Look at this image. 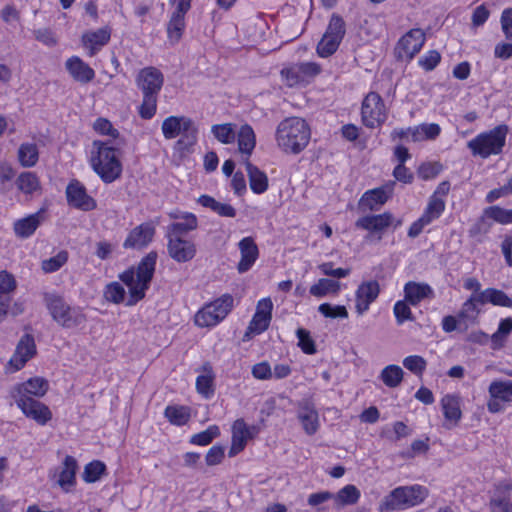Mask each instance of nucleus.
<instances>
[{
    "mask_svg": "<svg viewBox=\"0 0 512 512\" xmlns=\"http://www.w3.org/2000/svg\"><path fill=\"white\" fill-rule=\"evenodd\" d=\"M234 305L230 294H223L216 300L206 304L194 316V322L201 328L213 327L226 318Z\"/></svg>",
    "mask_w": 512,
    "mask_h": 512,
    "instance_id": "obj_7",
    "label": "nucleus"
},
{
    "mask_svg": "<svg viewBox=\"0 0 512 512\" xmlns=\"http://www.w3.org/2000/svg\"><path fill=\"white\" fill-rule=\"evenodd\" d=\"M296 336L298 338V345L305 354L312 355L317 352L315 342L310 336V332L308 330L298 328Z\"/></svg>",
    "mask_w": 512,
    "mask_h": 512,
    "instance_id": "obj_51",
    "label": "nucleus"
},
{
    "mask_svg": "<svg viewBox=\"0 0 512 512\" xmlns=\"http://www.w3.org/2000/svg\"><path fill=\"white\" fill-rule=\"evenodd\" d=\"M345 32V22L343 18L340 17L339 15L333 14L329 21L325 34L333 37L334 39L342 41Z\"/></svg>",
    "mask_w": 512,
    "mask_h": 512,
    "instance_id": "obj_49",
    "label": "nucleus"
},
{
    "mask_svg": "<svg viewBox=\"0 0 512 512\" xmlns=\"http://www.w3.org/2000/svg\"><path fill=\"white\" fill-rule=\"evenodd\" d=\"M297 64L304 83L321 72L320 65L315 62H302Z\"/></svg>",
    "mask_w": 512,
    "mask_h": 512,
    "instance_id": "obj_61",
    "label": "nucleus"
},
{
    "mask_svg": "<svg viewBox=\"0 0 512 512\" xmlns=\"http://www.w3.org/2000/svg\"><path fill=\"white\" fill-rule=\"evenodd\" d=\"M251 373L258 380L272 379V368L267 361L256 363L252 366Z\"/></svg>",
    "mask_w": 512,
    "mask_h": 512,
    "instance_id": "obj_62",
    "label": "nucleus"
},
{
    "mask_svg": "<svg viewBox=\"0 0 512 512\" xmlns=\"http://www.w3.org/2000/svg\"><path fill=\"white\" fill-rule=\"evenodd\" d=\"M235 127L233 123L215 124L211 127V133L219 142L231 144L236 139Z\"/></svg>",
    "mask_w": 512,
    "mask_h": 512,
    "instance_id": "obj_37",
    "label": "nucleus"
},
{
    "mask_svg": "<svg viewBox=\"0 0 512 512\" xmlns=\"http://www.w3.org/2000/svg\"><path fill=\"white\" fill-rule=\"evenodd\" d=\"M319 313H321L326 318L336 319V318H347L348 311L345 306L336 305L332 306L329 303H322L318 307Z\"/></svg>",
    "mask_w": 512,
    "mask_h": 512,
    "instance_id": "obj_53",
    "label": "nucleus"
},
{
    "mask_svg": "<svg viewBox=\"0 0 512 512\" xmlns=\"http://www.w3.org/2000/svg\"><path fill=\"white\" fill-rule=\"evenodd\" d=\"M273 303L270 298L258 302L256 312L249 323L244 334V340L250 339L251 335H258L268 329L272 319Z\"/></svg>",
    "mask_w": 512,
    "mask_h": 512,
    "instance_id": "obj_14",
    "label": "nucleus"
},
{
    "mask_svg": "<svg viewBox=\"0 0 512 512\" xmlns=\"http://www.w3.org/2000/svg\"><path fill=\"white\" fill-rule=\"evenodd\" d=\"M184 28L185 19L172 14L167 25V35L169 40L172 43H177L182 36Z\"/></svg>",
    "mask_w": 512,
    "mask_h": 512,
    "instance_id": "obj_45",
    "label": "nucleus"
},
{
    "mask_svg": "<svg viewBox=\"0 0 512 512\" xmlns=\"http://www.w3.org/2000/svg\"><path fill=\"white\" fill-rule=\"evenodd\" d=\"M485 216L500 224L512 223V209L491 206L485 210Z\"/></svg>",
    "mask_w": 512,
    "mask_h": 512,
    "instance_id": "obj_47",
    "label": "nucleus"
},
{
    "mask_svg": "<svg viewBox=\"0 0 512 512\" xmlns=\"http://www.w3.org/2000/svg\"><path fill=\"white\" fill-rule=\"evenodd\" d=\"M213 375L209 374L199 375L196 379V389L199 394L205 398H210L214 394Z\"/></svg>",
    "mask_w": 512,
    "mask_h": 512,
    "instance_id": "obj_54",
    "label": "nucleus"
},
{
    "mask_svg": "<svg viewBox=\"0 0 512 512\" xmlns=\"http://www.w3.org/2000/svg\"><path fill=\"white\" fill-rule=\"evenodd\" d=\"M432 296L433 290L428 284L409 281L404 286V299L413 306Z\"/></svg>",
    "mask_w": 512,
    "mask_h": 512,
    "instance_id": "obj_28",
    "label": "nucleus"
},
{
    "mask_svg": "<svg viewBox=\"0 0 512 512\" xmlns=\"http://www.w3.org/2000/svg\"><path fill=\"white\" fill-rule=\"evenodd\" d=\"M508 127L498 125L488 132H483L467 143V147L474 156L478 155L483 159L491 155H498L505 146Z\"/></svg>",
    "mask_w": 512,
    "mask_h": 512,
    "instance_id": "obj_6",
    "label": "nucleus"
},
{
    "mask_svg": "<svg viewBox=\"0 0 512 512\" xmlns=\"http://www.w3.org/2000/svg\"><path fill=\"white\" fill-rule=\"evenodd\" d=\"M155 226L151 222H145L130 231L123 243L125 249H141L146 247L153 239Z\"/></svg>",
    "mask_w": 512,
    "mask_h": 512,
    "instance_id": "obj_20",
    "label": "nucleus"
},
{
    "mask_svg": "<svg viewBox=\"0 0 512 512\" xmlns=\"http://www.w3.org/2000/svg\"><path fill=\"white\" fill-rule=\"evenodd\" d=\"M340 289L341 285L338 281L328 278H321L317 281V283L310 287L309 292L311 295L317 298H322L328 294L337 295Z\"/></svg>",
    "mask_w": 512,
    "mask_h": 512,
    "instance_id": "obj_35",
    "label": "nucleus"
},
{
    "mask_svg": "<svg viewBox=\"0 0 512 512\" xmlns=\"http://www.w3.org/2000/svg\"><path fill=\"white\" fill-rule=\"evenodd\" d=\"M340 43L341 41L324 34L317 45V53L320 57H329L336 52Z\"/></svg>",
    "mask_w": 512,
    "mask_h": 512,
    "instance_id": "obj_50",
    "label": "nucleus"
},
{
    "mask_svg": "<svg viewBox=\"0 0 512 512\" xmlns=\"http://www.w3.org/2000/svg\"><path fill=\"white\" fill-rule=\"evenodd\" d=\"M254 427H248L243 419H237L232 426V444L229 450V457H234L241 452L248 441L252 438Z\"/></svg>",
    "mask_w": 512,
    "mask_h": 512,
    "instance_id": "obj_23",
    "label": "nucleus"
},
{
    "mask_svg": "<svg viewBox=\"0 0 512 512\" xmlns=\"http://www.w3.org/2000/svg\"><path fill=\"white\" fill-rule=\"evenodd\" d=\"M444 209L445 201L436 195H432L421 217L426 221V223L430 224L440 217Z\"/></svg>",
    "mask_w": 512,
    "mask_h": 512,
    "instance_id": "obj_39",
    "label": "nucleus"
},
{
    "mask_svg": "<svg viewBox=\"0 0 512 512\" xmlns=\"http://www.w3.org/2000/svg\"><path fill=\"white\" fill-rule=\"evenodd\" d=\"M105 471L106 466L103 462L98 460L92 461L85 466L83 479L87 483H94L100 480Z\"/></svg>",
    "mask_w": 512,
    "mask_h": 512,
    "instance_id": "obj_43",
    "label": "nucleus"
},
{
    "mask_svg": "<svg viewBox=\"0 0 512 512\" xmlns=\"http://www.w3.org/2000/svg\"><path fill=\"white\" fill-rule=\"evenodd\" d=\"M166 237L168 239V254L173 260L183 263L194 258L196 254V247L194 243L179 236L166 234Z\"/></svg>",
    "mask_w": 512,
    "mask_h": 512,
    "instance_id": "obj_18",
    "label": "nucleus"
},
{
    "mask_svg": "<svg viewBox=\"0 0 512 512\" xmlns=\"http://www.w3.org/2000/svg\"><path fill=\"white\" fill-rule=\"evenodd\" d=\"M161 130L165 139L182 138L178 144L194 145L197 141L198 129L194 121L186 116H169L162 122Z\"/></svg>",
    "mask_w": 512,
    "mask_h": 512,
    "instance_id": "obj_8",
    "label": "nucleus"
},
{
    "mask_svg": "<svg viewBox=\"0 0 512 512\" xmlns=\"http://www.w3.org/2000/svg\"><path fill=\"white\" fill-rule=\"evenodd\" d=\"M90 163L94 172L105 183H112L121 176L122 165L117 150L106 142L93 141Z\"/></svg>",
    "mask_w": 512,
    "mask_h": 512,
    "instance_id": "obj_4",
    "label": "nucleus"
},
{
    "mask_svg": "<svg viewBox=\"0 0 512 512\" xmlns=\"http://www.w3.org/2000/svg\"><path fill=\"white\" fill-rule=\"evenodd\" d=\"M360 497V491L354 485H346L337 494H334L333 500L337 506L355 504Z\"/></svg>",
    "mask_w": 512,
    "mask_h": 512,
    "instance_id": "obj_41",
    "label": "nucleus"
},
{
    "mask_svg": "<svg viewBox=\"0 0 512 512\" xmlns=\"http://www.w3.org/2000/svg\"><path fill=\"white\" fill-rule=\"evenodd\" d=\"M241 259L237 269L240 273L248 271L258 258V247L252 237L243 238L239 244Z\"/></svg>",
    "mask_w": 512,
    "mask_h": 512,
    "instance_id": "obj_26",
    "label": "nucleus"
},
{
    "mask_svg": "<svg viewBox=\"0 0 512 512\" xmlns=\"http://www.w3.org/2000/svg\"><path fill=\"white\" fill-rule=\"evenodd\" d=\"M488 393V411L499 413L504 410L505 404L512 402V381L495 379L490 383Z\"/></svg>",
    "mask_w": 512,
    "mask_h": 512,
    "instance_id": "obj_13",
    "label": "nucleus"
},
{
    "mask_svg": "<svg viewBox=\"0 0 512 512\" xmlns=\"http://www.w3.org/2000/svg\"><path fill=\"white\" fill-rule=\"evenodd\" d=\"M394 223V216L390 212H384L377 215H367L360 217L355 222V227L368 231L365 237L366 241L382 239L383 232Z\"/></svg>",
    "mask_w": 512,
    "mask_h": 512,
    "instance_id": "obj_11",
    "label": "nucleus"
},
{
    "mask_svg": "<svg viewBox=\"0 0 512 512\" xmlns=\"http://www.w3.org/2000/svg\"><path fill=\"white\" fill-rule=\"evenodd\" d=\"M41 216L39 213L19 219L14 223V232L18 237L27 238L39 227Z\"/></svg>",
    "mask_w": 512,
    "mask_h": 512,
    "instance_id": "obj_32",
    "label": "nucleus"
},
{
    "mask_svg": "<svg viewBox=\"0 0 512 512\" xmlns=\"http://www.w3.org/2000/svg\"><path fill=\"white\" fill-rule=\"evenodd\" d=\"M164 415L171 424L182 426L190 419V409L186 406H167Z\"/></svg>",
    "mask_w": 512,
    "mask_h": 512,
    "instance_id": "obj_38",
    "label": "nucleus"
},
{
    "mask_svg": "<svg viewBox=\"0 0 512 512\" xmlns=\"http://www.w3.org/2000/svg\"><path fill=\"white\" fill-rule=\"evenodd\" d=\"M219 434V427L216 425H211L206 430L194 434L191 437L190 442L195 445L205 446L210 444L213 439L219 436Z\"/></svg>",
    "mask_w": 512,
    "mask_h": 512,
    "instance_id": "obj_46",
    "label": "nucleus"
},
{
    "mask_svg": "<svg viewBox=\"0 0 512 512\" xmlns=\"http://www.w3.org/2000/svg\"><path fill=\"white\" fill-rule=\"evenodd\" d=\"M281 76L289 87L304 83L298 64L282 69Z\"/></svg>",
    "mask_w": 512,
    "mask_h": 512,
    "instance_id": "obj_56",
    "label": "nucleus"
},
{
    "mask_svg": "<svg viewBox=\"0 0 512 512\" xmlns=\"http://www.w3.org/2000/svg\"><path fill=\"white\" fill-rule=\"evenodd\" d=\"M198 203L201 204L203 207L210 208L219 216L230 218L236 216V209L232 205L228 203L219 202L209 195H201L198 198Z\"/></svg>",
    "mask_w": 512,
    "mask_h": 512,
    "instance_id": "obj_33",
    "label": "nucleus"
},
{
    "mask_svg": "<svg viewBox=\"0 0 512 512\" xmlns=\"http://www.w3.org/2000/svg\"><path fill=\"white\" fill-rule=\"evenodd\" d=\"M135 83L142 93L138 114L142 119H151L156 114L158 96L164 83V76L159 69L149 66L138 72Z\"/></svg>",
    "mask_w": 512,
    "mask_h": 512,
    "instance_id": "obj_3",
    "label": "nucleus"
},
{
    "mask_svg": "<svg viewBox=\"0 0 512 512\" xmlns=\"http://www.w3.org/2000/svg\"><path fill=\"white\" fill-rule=\"evenodd\" d=\"M500 21L505 37L512 41V8L503 10Z\"/></svg>",
    "mask_w": 512,
    "mask_h": 512,
    "instance_id": "obj_64",
    "label": "nucleus"
},
{
    "mask_svg": "<svg viewBox=\"0 0 512 512\" xmlns=\"http://www.w3.org/2000/svg\"><path fill=\"white\" fill-rule=\"evenodd\" d=\"M310 138V127L300 117L285 118L275 132L277 145L285 153L299 154L307 147Z\"/></svg>",
    "mask_w": 512,
    "mask_h": 512,
    "instance_id": "obj_2",
    "label": "nucleus"
},
{
    "mask_svg": "<svg viewBox=\"0 0 512 512\" xmlns=\"http://www.w3.org/2000/svg\"><path fill=\"white\" fill-rule=\"evenodd\" d=\"M156 260L157 253L151 251L142 258L136 268L131 267L119 275V279L129 289L127 306H134L145 297L155 272Z\"/></svg>",
    "mask_w": 512,
    "mask_h": 512,
    "instance_id": "obj_1",
    "label": "nucleus"
},
{
    "mask_svg": "<svg viewBox=\"0 0 512 512\" xmlns=\"http://www.w3.org/2000/svg\"><path fill=\"white\" fill-rule=\"evenodd\" d=\"M16 289V280L14 276L3 270L0 271V293L10 294Z\"/></svg>",
    "mask_w": 512,
    "mask_h": 512,
    "instance_id": "obj_63",
    "label": "nucleus"
},
{
    "mask_svg": "<svg viewBox=\"0 0 512 512\" xmlns=\"http://www.w3.org/2000/svg\"><path fill=\"white\" fill-rule=\"evenodd\" d=\"M238 141V149L242 155H245V161L248 160L256 146V135L253 128L249 124H244L236 133Z\"/></svg>",
    "mask_w": 512,
    "mask_h": 512,
    "instance_id": "obj_29",
    "label": "nucleus"
},
{
    "mask_svg": "<svg viewBox=\"0 0 512 512\" xmlns=\"http://www.w3.org/2000/svg\"><path fill=\"white\" fill-rule=\"evenodd\" d=\"M427 490L419 485L398 487L385 497L382 506L392 511L405 506H413L424 500Z\"/></svg>",
    "mask_w": 512,
    "mask_h": 512,
    "instance_id": "obj_9",
    "label": "nucleus"
},
{
    "mask_svg": "<svg viewBox=\"0 0 512 512\" xmlns=\"http://www.w3.org/2000/svg\"><path fill=\"white\" fill-rule=\"evenodd\" d=\"M65 67L71 77L81 84H87L95 77L94 70L77 56L67 59Z\"/></svg>",
    "mask_w": 512,
    "mask_h": 512,
    "instance_id": "obj_24",
    "label": "nucleus"
},
{
    "mask_svg": "<svg viewBox=\"0 0 512 512\" xmlns=\"http://www.w3.org/2000/svg\"><path fill=\"white\" fill-rule=\"evenodd\" d=\"M392 185L378 187L366 191L359 200V209L362 211H377L387 202L392 194Z\"/></svg>",
    "mask_w": 512,
    "mask_h": 512,
    "instance_id": "obj_21",
    "label": "nucleus"
},
{
    "mask_svg": "<svg viewBox=\"0 0 512 512\" xmlns=\"http://www.w3.org/2000/svg\"><path fill=\"white\" fill-rule=\"evenodd\" d=\"M441 61V55L437 50H430L422 57L418 63L425 71L434 70Z\"/></svg>",
    "mask_w": 512,
    "mask_h": 512,
    "instance_id": "obj_59",
    "label": "nucleus"
},
{
    "mask_svg": "<svg viewBox=\"0 0 512 512\" xmlns=\"http://www.w3.org/2000/svg\"><path fill=\"white\" fill-rule=\"evenodd\" d=\"M403 374L400 366L388 365L381 371L380 378L387 387L395 388L402 382Z\"/></svg>",
    "mask_w": 512,
    "mask_h": 512,
    "instance_id": "obj_40",
    "label": "nucleus"
},
{
    "mask_svg": "<svg viewBox=\"0 0 512 512\" xmlns=\"http://www.w3.org/2000/svg\"><path fill=\"white\" fill-rule=\"evenodd\" d=\"M512 332V318L502 319L498 329L491 336V348L493 350L501 349L506 342L508 335Z\"/></svg>",
    "mask_w": 512,
    "mask_h": 512,
    "instance_id": "obj_36",
    "label": "nucleus"
},
{
    "mask_svg": "<svg viewBox=\"0 0 512 512\" xmlns=\"http://www.w3.org/2000/svg\"><path fill=\"white\" fill-rule=\"evenodd\" d=\"M489 291V303L494 306L501 307H512V298H510L505 292L502 290H498L495 288H488Z\"/></svg>",
    "mask_w": 512,
    "mask_h": 512,
    "instance_id": "obj_58",
    "label": "nucleus"
},
{
    "mask_svg": "<svg viewBox=\"0 0 512 512\" xmlns=\"http://www.w3.org/2000/svg\"><path fill=\"white\" fill-rule=\"evenodd\" d=\"M403 365L406 369L419 376L425 371L427 362L421 356L411 355L404 358Z\"/></svg>",
    "mask_w": 512,
    "mask_h": 512,
    "instance_id": "obj_55",
    "label": "nucleus"
},
{
    "mask_svg": "<svg viewBox=\"0 0 512 512\" xmlns=\"http://www.w3.org/2000/svg\"><path fill=\"white\" fill-rule=\"evenodd\" d=\"M246 171L251 190L256 194H262L268 189L267 175L249 160L245 161Z\"/></svg>",
    "mask_w": 512,
    "mask_h": 512,
    "instance_id": "obj_30",
    "label": "nucleus"
},
{
    "mask_svg": "<svg viewBox=\"0 0 512 512\" xmlns=\"http://www.w3.org/2000/svg\"><path fill=\"white\" fill-rule=\"evenodd\" d=\"M319 270L326 276H331L337 279L347 277L351 270L349 268H333L332 262H325L318 266Z\"/></svg>",
    "mask_w": 512,
    "mask_h": 512,
    "instance_id": "obj_60",
    "label": "nucleus"
},
{
    "mask_svg": "<svg viewBox=\"0 0 512 512\" xmlns=\"http://www.w3.org/2000/svg\"><path fill=\"white\" fill-rule=\"evenodd\" d=\"M408 304L409 303L404 299L397 301L394 305L393 312L399 325L407 320H413V315Z\"/></svg>",
    "mask_w": 512,
    "mask_h": 512,
    "instance_id": "obj_57",
    "label": "nucleus"
},
{
    "mask_svg": "<svg viewBox=\"0 0 512 512\" xmlns=\"http://www.w3.org/2000/svg\"><path fill=\"white\" fill-rule=\"evenodd\" d=\"M17 186L22 192L31 194L39 188V180L34 173L24 172L18 176Z\"/></svg>",
    "mask_w": 512,
    "mask_h": 512,
    "instance_id": "obj_44",
    "label": "nucleus"
},
{
    "mask_svg": "<svg viewBox=\"0 0 512 512\" xmlns=\"http://www.w3.org/2000/svg\"><path fill=\"white\" fill-rule=\"evenodd\" d=\"M18 158L24 167H32L38 161V148L36 144L24 143L18 150Z\"/></svg>",
    "mask_w": 512,
    "mask_h": 512,
    "instance_id": "obj_42",
    "label": "nucleus"
},
{
    "mask_svg": "<svg viewBox=\"0 0 512 512\" xmlns=\"http://www.w3.org/2000/svg\"><path fill=\"white\" fill-rule=\"evenodd\" d=\"M426 40L422 29L414 28L403 35L396 47L395 56L398 60H412L419 53Z\"/></svg>",
    "mask_w": 512,
    "mask_h": 512,
    "instance_id": "obj_12",
    "label": "nucleus"
},
{
    "mask_svg": "<svg viewBox=\"0 0 512 512\" xmlns=\"http://www.w3.org/2000/svg\"><path fill=\"white\" fill-rule=\"evenodd\" d=\"M441 407L445 417L443 426L446 429L456 426L462 416L459 397L450 394L445 395L441 399Z\"/></svg>",
    "mask_w": 512,
    "mask_h": 512,
    "instance_id": "obj_25",
    "label": "nucleus"
},
{
    "mask_svg": "<svg viewBox=\"0 0 512 512\" xmlns=\"http://www.w3.org/2000/svg\"><path fill=\"white\" fill-rule=\"evenodd\" d=\"M36 354V345L32 335L24 334L17 346L16 350L9 361V365L13 367V371H18Z\"/></svg>",
    "mask_w": 512,
    "mask_h": 512,
    "instance_id": "obj_19",
    "label": "nucleus"
},
{
    "mask_svg": "<svg viewBox=\"0 0 512 512\" xmlns=\"http://www.w3.org/2000/svg\"><path fill=\"white\" fill-rule=\"evenodd\" d=\"M78 465L74 457L67 455L63 461V468L60 472L58 484L67 489L75 484V475Z\"/></svg>",
    "mask_w": 512,
    "mask_h": 512,
    "instance_id": "obj_34",
    "label": "nucleus"
},
{
    "mask_svg": "<svg viewBox=\"0 0 512 512\" xmlns=\"http://www.w3.org/2000/svg\"><path fill=\"white\" fill-rule=\"evenodd\" d=\"M14 401L26 417L40 425H45L52 418L48 406L34 398H15Z\"/></svg>",
    "mask_w": 512,
    "mask_h": 512,
    "instance_id": "obj_17",
    "label": "nucleus"
},
{
    "mask_svg": "<svg viewBox=\"0 0 512 512\" xmlns=\"http://www.w3.org/2000/svg\"><path fill=\"white\" fill-rule=\"evenodd\" d=\"M49 388V383L41 377L30 378L29 380L14 385L10 391V397L15 398H34L43 397Z\"/></svg>",
    "mask_w": 512,
    "mask_h": 512,
    "instance_id": "obj_16",
    "label": "nucleus"
},
{
    "mask_svg": "<svg viewBox=\"0 0 512 512\" xmlns=\"http://www.w3.org/2000/svg\"><path fill=\"white\" fill-rule=\"evenodd\" d=\"M380 293V285L376 280L361 283L356 290V312L362 315L366 312Z\"/></svg>",
    "mask_w": 512,
    "mask_h": 512,
    "instance_id": "obj_22",
    "label": "nucleus"
},
{
    "mask_svg": "<svg viewBox=\"0 0 512 512\" xmlns=\"http://www.w3.org/2000/svg\"><path fill=\"white\" fill-rule=\"evenodd\" d=\"M68 260V253L60 251L56 256L42 261V270L45 273H52L59 270Z\"/></svg>",
    "mask_w": 512,
    "mask_h": 512,
    "instance_id": "obj_52",
    "label": "nucleus"
},
{
    "mask_svg": "<svg viewBox=\"0 0 512 512\" xmlns=\"http://www.w3.org/2000/svg\"><path fill=\"white\" fill-rule=\"evenodd\" d=\"M126 291L118 282H112L106 285L104 289V297L107 301L119 304L124 301Z\"/></svg>",
    "mask_w": 512,
    "mask_h": 512,
    "instance_id": "obj_48",
    "label": "nucleus"
},
{
    "mask_svg": "<svg viewBox=\"0 0 512 512\" xmlns=\"http://www.w3.org/2000/svg\"><path fill=\"white\" fill-rule=\"evenodd\" d=\"M363 124L368 128H375L387 119V110L382 97L376 92L368 93L361 107Z\"/></svg>",
    "mask_w": 512,
    "mask_h": 512,
    "instance_id": "obj_10",
    "label": "nucleus"
},
{
    "mask_svg": "<svg viewBox=\"0 0 512 512\" xmlns=\"http://www.w3.org/2000/svg\"><path fill=\"white\" fill-rule=\"evenodd\" d=\"M198 226L197 217L192 213H184L183 220L174 222L167 227L166 234L172 236L182 237L190 231H193Z\"/></svg>",
    "mask_w": 512,
    "mask_h": 512,
    "instance_id": "obj_31",
    "label": "nucleus"
},
{
    "mask_svg": "<svg viewBox=\"0 0 512 512\" xmlns=\"http://www.w3.org/2000/svg\"><path fill=\"white\" fill-rule=\"evenodd\" d=\"M45 304L52 319L65 329H72L83 325L86 316L78 307H71L57 294H46Z\"/></svg>",
    "mask_w": 512,
    "mask_h": 512,
    "instance_id": "obj_5",
    "label": "nucleus"
},
{
    "mask_svg": "<svg viewBox=\"0 0 512 512\" xmlns=\"http://www.w3.org/2000/svg\"><path fill=\"white\" fill-rule=\"evenodd\" d=\"M111 37L108 28H100L96 31H89L83 34L82 43L88 49L89 56H94L100 49L105 46Z\"/></svg>",
    "mask_w": 512,
    "mask_h": 512,
    "instance_id": "obj_27",
    "label": "nucleus"
},
{
    "mask_svg": "<svg viewBox=\"0 0 512 512\" xmlns=\"http://www.w3.org/2000/svg\"><path fill=\"white\" fill-rule=\"evenodd\" d=\"M66 198L70 206L81 211H91L97 207L96 200L87 194L86 188L79 181L73 180L66 187Z\"/></svg>",
    "mask_w": 512,
    "mask_h": 512,
    "instance_id": "obj_15",
    "label": "nucleus"
}]
</instances>
